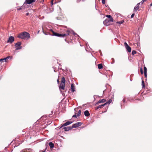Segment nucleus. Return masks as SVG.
<instances>
[{
    "instance_id": "f257e3e1",
    "label": "nucleus",
    "mask_w": 152,
    "mask_h": 152,
    "mask_svg": "<svg viewBox=\"0 0 152 152\" xmlns=\"http://www.w3.org/2000/svg\"><path fill=\"white\" fill-rule=\"evenodd\" d=\"M50 31L52 33V35L60 37H64L65 36L69 35L70 33V31L69 30L67 31L66 34H59L54 32L52 29H50Z\"/></svg>"
},
{
    "instance_id": "f03ea898",
    "label": "nucleus",
    "mask_w": 152,
    "mask_h": 152,
    "mask_svg": "<svg viewBox=\"0 0 152 152\" xmlns=\"http://www.w3.org/2000/svg\"><path fill=\"white\" fill-rule=\"evenodd\" d=\"M18 37L22 39H28L30 38V35L28 33L24 32L19 34Z\"/></svg>"
},
{
    "instance_id": "7ed1b4c3",
    "label": "nucleus",
    "mask_w": 152,
    "mask_h": 152,
    "mask_svg": "<svg viewBox=\"0 0 152 152\" xmlns=\"http://www.w3.org/2000/svg\"><path fill=\"white\" fill-rule=\"evenodd\" d=\"M21 45V43L20 42H18L15 44V46L16 48V50H20L21 48L22 47L20 46Z\"/></svg>"
},
{
    "instance_id": "20e7f679",
    "label": "nucleus",
    "mask_w": 152,
    "mask_h": 152,
    "mask_svg": "<svg viewBox=\"0 0 152 152\" xmlns=\"http://www.w3.org/2000/svg\"><path fill=\"white\" fill-rule=\"evenodd\" d=\"M124 45L128 51L129 52H130L131 50L130 47L128 45L126 42L124 43Z\"/></svg>"
},
{
    "instance_id": "39448f33",
    "label": "nucleus",
    "mask_w": 152,
    "mask_h": 152,
    "mask_svg": "<svg viewBox=\"0 0 152 152\" xmlns=\"http://www.w3.org/2000/svg\"><path fill=\"white\" fill-rule=\"evenodd\" d=\"M82 124L81 122H77L75 124H74L72 126V128H77L80 126Z\"/></svg>"
},
{
    "instance_id": "423d86ee",
    "label": "nucleus",
    "mask_w": 152,
    "mask_h": 152,
    "mask_svg": "<svg viewBox=\"0 0 152 152\" xmlns=\"http://www.w3.org/2000/svg\"><path fill=\"white\" fill-rule=\"evenodd\" d=\"M36 0H26V2H25L23 5V6H25V5L27 4H31L32 2H35Z\"/></svg>"
},
{
    "instance_id": "0eeeda50",
    "label": "nucleus",
    "mask_w": 152,
    "mask_h": 152,
    "mask_svg": "<svg viewBox=\"0 0 152 152\" xmlns=\"http://www.w3.org/2000/svg\"><path fill=\"white\" fill-rule=\"evenodd\" d=\"M104 25L106 26H108L110 24V22L108 19H106L103 22Z\"/></svg>"
},
{
    "instance_id": "6e6552de",
    "label": "nucleus",
    "mask_w": 152,
    "mask_h": 152,
    "mask_svg": "<svg viewBox=\"0 0 152 152\" xmlns=\"http://www.w3.org/2000/svg\"><path fill=\"white\" fill-rule=\"evenodd\" d=\"M140 5V3H137V5L135 6L134 8V11H137V10H139V6Z\"/></svg>"
},
{
    "instance_id": "1a4fd4ad",
    "label": "nucleus",
    "mask_w": 152,
    "mask_h": 152,
    "mask_svg": "<svg viewBox=\"0 0 152 152\" xmlns=\"http://www.w3.org/2000/svg\"><path fill=\"white\" fill-rule=\"evenodd\" d=\"M14 40V38L13 37L10 36L7 42L12 43Z\"/></svg>"
},
{
    "instance_id": "9d476101",
    "label": "nucleus",
    "mask_w": 152,
    "mask_h": 152,
    "mask_svg": "<svg viewBox=\"0 0 152 152\" xmlns=\"http://www.w3.org/2000/svg\"><path fill=\"white\" fill-rule=\"evenodd\" d=\"M32 150L31 148H26L21 151L20 152H32Z\"/></svg>"
},
{
    "instance_id": "9b49d317",
    "label": "nucleus",
    "mask_w": 152,
    "mask_h": 152,
    "mask_svg": "<svg viewBox=\"0 0 152 152\" xmlns=\"http://www.w3.org/2000/svg\"><path fill=\"white\" fill-rule=\"evenodd\" d=\"M10 58V56H8L4 58L0 59V61L1 62H3L4 61L5 62H7V60L9 59Z\"/></svg>"
},
{
    "instance_id": "f8f14e48",
    "label": "nucleus",
    "mask_w": 152,
    "mask_h": 152,
    "mask_svg": "<svg viewBox=\"0 0 152 152\" xmlns=\"http://www.w3.org/2000/svg\"><path fill=\"white\" fill-rule=\"evenodd\" d=\"M72 126H69L67 127H64L63 128V129H64L65 131H68L72 129Z\"/></svg>"
},
{
    "instance_id": "ddd939ff",
    "label": "nucleus",
    "mask_w": 152,
    "mask_h": 152,
    "mask_svg": "<svg viewBox=\"0 0 152 152\" xmlns=\"http://www.w3.org/2000/svg\"><path fill=\"white\" fill-rule=\"evenodd\" d=\"M64 87L65 83H61L60 85L59 88L64 90Z\"/></svg>"
},
{
    "instance_id": "4468645a",
    "label": "nucleus",
    "mask_w": 152,
    "mask_h": 152,
    "mask_svg": "<svg viewBox=\"0 0 152 152\" xmlns=\"http://www.w3.org/2000/svg\"><path fill=\"white\" fill-rule=\"evenodd\" d=\"M106 101V100L105 99H102L99 100L96 103V104H98L99 103H102V102H104Z\"/></svg>"
},
{
    "instance_id": "2eb2a0df",
    "label": "nucleus",
    "mask_w": 152,
    "mask_h": 152,
    "mask_svg": "<svg viewBox=\"0 0 152 152\" xmlns=\"http://www.w3.org/2000/svg\"><path fill=\"white\" fill-rule=\"evenodd\" d=\"M84 114L85 115L86 117H88L90 115V113L88 110H86L85 111Z\"/></svg>"
},
{
    "instance_id": "dca6fc26",
    "label": "nucleus",
    "mask_w": 152,
    "mask_h": 152,
    "mask_svg": "<svg viewBox=\"0 0 152 152\" xmlns=\"http://www.w3.org/2000/svg\"><path fill=\"white\" fill-rule=\"evenodd\" d=\"M42 32L45 35H52V34H51L49 32L45 31H44V30H43V27H42Z\"/></svg>"
},
{
    "instance_id": "f3484780",
    "label": "nucleus",
    "mask_w": 152,
    "mask_h": 152,
    "mask_svg": "<svg viewBox=\"0 0 152 152\" xmlns=\"http://www.w3.org/2000/svg\"><path fill=\"white\" fill-rule=\"evenodd\" d=\"M48 144L51 148H53L54 147V145L52 142H49Z\"/></svg>"
},
{
    "instance_id": "a211bd4d",
    "label": "nucleus",
    "mask_w": 152,
    "mask_h": 152,
    "mask_svg": "<svg viewBox=\"0 0 152 152\" xmlns=\"http://www.w3.org/2000/svg\"><path fill=\"white\" fill-rule=\"evenodd\" d=\"M71 88L72 91L73 92L75 91V86L73 84H72L71 85Z\"/></svg>"
},
{
    "instance_id": "6ab92c4d",
    "label": "nucleus",
    "mask_w": 152,
    "mask_h": 152,
    "mask_svg": "<svg viewBox=\"0 0 152 152\" xmlns=\"http://www.w3.org/2000/svg\"><path fill=\"white\" fill-rule=\"evenodd\" d=\"M98 68L99 69H102L103 68V66L101 64H99L98 65Z\"/></svg>"
},
{
    "instance_id": "aec40b11",
    "label": "nucleus",
    "mask_w": 152,
    "mask_h": 152,
    "mask_svg": "<svg viewBox=\"0 0 152 152\" xmlns=\"http://www.w3.org/2000/svg\"><path fill=\"white\" fill-rule=\"evenodd\" d=\"M112 100L111 99H110L107 102L105 103V104H106V105L107 104H110L112 102Z\"/></svg>"
},
{
    "instance_id": "412c9836",
    "label": "nucleus",
    "mask_w": 152,
    "mask_h": 152,
    "mask_svg": "<svg viewBox=\"0 0 152 152\" xmlns=\"http://www.w3.org/2000/svg\"><path fill=\"white\" fill-rule=\"evenodd\" d=\"M106 105V104H101L99 105L98 106V107L99 108H101L103 107L105 105Z\"/></svg>"
},
{
    "instance_id": "4be33fe9",
    "label": "nucleus",
    "mask_w": 152,
    "mask_h": 152,
    "mask_svg": "<svg viewBox=\"0 0 152 152\" xmlns=\"http://www.w3.org/2000/svg\"><path fill=\"white\" fill-rule=\"evenodd\" d=\"M129 61H130V62H132L133 60L132 57H131V56H129Z\"/></svg>"
},
{
    "instance_id": "5701e85b",
    "label": "nucleus",
    "mask_w": 152,
    "mask_h": 152,
    "mask_svg": "<svg viewBox=\"0 0 152 152\" xmlns=\"http://www.w3.org/2000/svg\"><path fill=\"white\" fill-rule=\"evenodd\" d=\"M65 78L64 77H62V79H61V83H65Z\"/></svg>"
},
{
    "instance_id": "b1692460",
    "label": "nucleus",
    "mask_w": 152,
    "mask_h": 152,
    "mask_svg": "<svg viewBox=\"0 0 152 152\" xmlns=\"http://www.w3.org/2000/svg\"><path fill=\"white\" fill-rule=\"evenodd\" d=\"M142 88H145V85L144 81L143 80H142Z\"/></svg>"
},
{
    "instance_id": "393cba45",
    "label": "nucleus",
    "mask_w": 152,
    "mask_h": 152,
    "mask_svg": "<svg viewBox=\"0 0 152 152\" xmlns=\"http://www.w3.org/2000/svg\"><path fill=\"white\" fill-rule=\"evenodd\" d=\"M109 21L110 22H112L113 21V18L112 17L111 18H110L108 19Z\"/></svg>"
},
{
    "instance_id": "a878e982",
    "label": "nucleus",
    "mask_w": 152,
    "mask_h": 152,
    "mask_svg": "<svg viewBox=\"0 0 152 152\" xmlns=\"http://www.w3.org/2000/svg\"><path fill=\"white\" fill-rule=\"evenodd\" d=\"M81 112V111L80 110L78 111V113L77 114V116H80V115Z\"/></svg>"
},
{
    "instance_id": "bb28decb",
    "label": "nucleus",
    "mask_w": 152,
    "mask_h": 152,
    "mask_svg": "<svg viewBox=\"0 0 152 152\" xmlns=\"http://www.w3.org/2000/svg\"><path fill=\"white\" fill-rule=\"evenodd\" d=\"M66 124L67 125H69L70 124H72V122H71L70 121H68L66 122Z\"/></svg>"
},
{
    "instance_id": "cd10ccee",
    "label": "nucleus",
    "mask_w": 152,
    "mask_h": 152,
    "mask_svg": "<svg viewBox=\"0 0 152 152\" xmlns=\"http://www.w3.org/2000/svg\"><path fill=\"white\" fill-rule=\"evenodd\" d=\"M144 73L147 72V69L146 67L145 66H144Z\"/></svg>"
},
{
    "instance_id": "c85d7f7f",
    "label": "nucleus",
    "mask_w": 152,
    "mask_h": 152,
    "mask_svg": "<svg viewBox=\"0 0 152 152\" xmlns=\"http://www.w3.org/2000/svg\"><path fill=\"white\" fill-rule=\"evenodd\" d=\"M61 125H62V126L60 127V128H61L63 126H67V125L66 124V123H64V124H61Z\"/></svg>"
},
{
    "instance_id": "c756f323",
    "label": "nucleus",
    "mask_w": 152,
    "mask_h": 152,
    "mask_svg": "<svg viewBox=\"0 0 152 152\" xmlns=\"http://www.w3.org/2000/svg\"><path fill=\"white\" fill-rule=\"evenodd\" d=\"M124 22V21L123 20H122L120 21L117 22V23L120 24H121L122 23Z\"/></svg>"
},
{
    "instance_id": "7c9ffc66",
    "label": "nucleus",
    "mask_w": 152,
    "mask_h": 152,
    "mask_svg": "<svg viewBox=\"0 0 152 152\" xmlns=\"http://www.w3.org/2000/svg\"><path fill=\"white\" fill-rule=\"evenodd\" d=\"M106 17H107V18H111V17H112L111 15H106Z\"/></svg>"
},
{
    "instance_id": "2f4dec72",
    "label": "nucleus",
    "mask_w": 152,
    "mask_h": 152,
    "mask_svg": "<svg viewBox=\"0 0 152 152\" xmlns=\"http://www.w3.org/2000/svg\"><path fill=\"white\" fill-rule=\"evenodd\" d=\"M146 0H142L140 3V5H142L143 3L146 1Z\"/></svg>"
},
{
    "instance_id": "473e14b6",
    "label": "nucleus",
    "mask_w": 152,
    "mask_h": 152,
    "mask_svg": "<svg viewBox=\"0 0 152 152\" xmlns=\"http://www.w3.org/2000/svg\"><path fill=\"white\" fill-rule=\"evenodd\" d=\"M140 72H141V74H143V70H142V68H140Z\"/></svg>"
},
{
    "instance_id": "72a5a7b5",
    "label": "nucleus",
    "mask_w": 152,
    "mask_h": 152,
    "mask_svg": "<svg viewBox=\"0 0 152 152\" xmlns=\"http://www.w3.org/2000/svg\"><path fill=\"white\" fill-rule=\"evenodd\" d=\"M144 75L145 78H146L147 77V72L144 73Z\"/></svg>"
},
{
    "instance_id": "f704fd0d",
    "label": "nucleus",
    "mask_w": 152,
    "mask_h": 152,
    "mask_svg": "<svg viewBox=\"0 0 152 152\" xmlns=\"http://www.w3.org/2000/svg\"><path fill=\"white\" fill-rule=\"evenodd\" d=\"M78 116H77V115H76L75 114L74 115H73L72 116V117H75V118H77V117Z\"/></svg>"
},
{
    "instance_id": "c9c22d12",
    "label": "nucleus",
    "mask_w": 152,
    "mask_h": 152,
    "mask_svg": "<svg viewBox=\"0 0 152 152\" xmlns=\"http://www.w3.org/2000/svg\"><path fill=\"white\" fill-rule=\"evenodd\" d=\"M105 0H102V3L103 4H105Z\"/></svg>"
},
{
    "instance_id": "e433bc0d",
    "label": "nucleus",
    "mask_w": 152,
    "mask_h": 152,
    "mask_svg": "<svg viewBox=\"0 0 152 152\" xmlns=\"http://www.w3.org/2000/svg\"><path fill=\"white\" fill-rule=\"evenodd\" d=\"M75 111L77 112V111L78 110V108H75Z\"/></svg>"
},
{
    "instance_id": "4c0bfd02",
    "label": "nucleus",
    "mask_w": 152,
    "mask_h": 152,
    "mask_svg": "<svg viewBox=\"0 0 152 152\" xmlns=\"http://www.w3.org/2000/svg\"><path fill=\"white\" fill-rule=\"evenodd\" d=\"M73 34H74V35L75 36V35H77L76 33H75L74 31H73Z\"/></svg>"
},
{
    "instance_id": "58836bf2",
    "label": "nucleus",
    "mask_w": 152,
    "mask_h": 152,
    "mask_svg": "<svg viewBox=\"0 0 152 152\" xmlns=\"http://www.w3.org/2000/svg\"><path fill=\"white\" fill-rule=\"evenodd\" d=\"M137 53L136 51L134 50V55Z\"/></svg>"
},
{
    "instance_id": "ea45409f",
    "label": "nucleus",
    "mask_w": 152,
    "mask_h": 152,
    "mask_svg": "<svg viewBox=\"0 0 152 152\" xmlns=\"http://www.w3.org/2000/svg\"><path fill=\"white\" fill-rule=\"evenodd\" d=\"M84 0H77V2H80V1H83Z\"/></svg>"
},
{
    "instance_id": "a19ab883",
    "label": "nucleus",
    "mask_w": 152,
    "mask_h": 152,
    "mask_svg": "<svg viewBox=\"0 0 152 152\" xmlns=\"http://www.w3.org/2000/svg\"><path fill=\"white\" fill-rule=\"evenodd\" d=\"M22 8L21 7H20V8H18V10H21Z\"/></svg>"
},
{
    "instance_id": "79ce46f5",
    "label": "nucleus",
    "mask_w": 152,
    "mask_h": 152,
    "mask_svg": "<svg viewBox=\"0 0 152 152\" xmlns=\"http://www.w3.org/2000/svg\"><path fill=\"white\" fill-rule=\"evenodd\" d=\"M99 108L98 107H98H96L95 108V109L96 110H97Z\"/></svg>"
},
{
    "instance_id": "37998d69",
    "label": "nucleus",
    "mask_w": 152,
    "mask_h": 152,
    "mask_svg": "<svg viewBox=\"0 0 152 152\" xmlns=\"http://www.w3.org/2000/svg\"><path fill=\"white\" fill-rule=\"evenodd\" d=\"M51 4L52 5H53V0L51 1Z\"/></svg>"
},
{
    "instance_id": "c03bdc74",
    "label": "nucleus",
    "mask_w": 152,
    "mask_h": 152,
    "mask_svg": "<svg viewBox=\"0 0 152 152\" xmlns=\"http://www.w3.org/2000/svg\"><path fill=\"white\" fill-rule=\"evenodd\" d=\"M133 14H132L131 15V18H133Z\"/></svg>"
},
{
    "instance_id": "a18cd8bd",
    "label": "nucleus",
    "mask_w": 152,
    "mask_h": 152,
    "mask_svg": "<svg viewBox=\"0 0 152 152\" xmlns=\"http://www.w3.org/2000/svg\"><path fill=\"white\" fill-rule=\"evenodd\" d=\"M131 76H132V75H131L130 77V80L131 81H132V78H131Z\"/></svg>"
},
{
    "instance_id": "49530a36",
    "label": "nucleus",
    "mask_w": 152,
    "mask_h": 152,
    "mask_svg": "<svg viewBox=\"0 0 152 152\" xmlns=\"http://www.w3.org/2000/svg\"><path fill=\"white\" fill-rule=\"evenodd\" d=\"M29 14L28 13H27L26 14V16H28L29 15Z\"/></svg>"
},
{
    "instance_id": "de8ad7c7",
    "label": "nucleus",
    "mask_w": 152,
    "mask_h": 152,
    "mask_svg": "<svg viewBox=\"0 0 152 152\" xmlns=\"http://www.w3.org/2000/svg\"><path fill=\"white\" fill-rule=\"evenodd\" d=\"M136 45H137V46H138V44H134V46H136Z\"/></svg>"
},
{
    "instance_id": "09e8293b",
    "label": "nucleus",
    "mask_w": 152,
    "mask_h": 152,
    "mask_svg": "<svg viewBox=\"0 0 152 152\" xmlns=\"http://www.w3.org/2000/svg\"><path fill=\"white\" fill-rule=\"evenodd\" d=\"M133 54H134V53H133V50H132V55H133Z\"/></svg>"
},
{
    "instance_id": "8fccbe9b",
    "label": "nucleus",
    "mask_w": 152,
    "mask_h": 152,
    "mask_svg": "<svg viewBox=\"0 0 152 152\" xmlns=\"http://www.w3.org/2000/svg\"><path fill=\"white\" fill-rule=\"evenodd\" d=\"M133 54H134V53H133V50H132V55H133Z\"/></svg>"
},
{
    "instance_id": "3c124183",
    "label": "nucleus",
    "mask_w": 152,
    "mask_h": 152,
    "mask_svg": "<svg viewBox=\"0 0 152 152\" xmlns=\"http://www.w3.org/2000/svg\"><path fill=\"white\" fill-rule=\"evenodd\" d=\"M7 147H5L4 148V150H6L7 149Z\"/></svg>"
},
{
    "instance_id": "603ef678",
    "label": "nucleus",
    "mask_w": 152,
    "mask_h": 152,
    "mask_svg": "<svg viewBox=\"0 0 152 152\" xmlns=\"http://www.w3.org/2000/svg\"><path fill=\"white\" fill-rule=\"evenodd\" d=\"M150 6H152V3H151L150 5Z\"/></svg>"
},
{
    "instance_id": "864d4df0",
    "label": "nucleus",
    "mask_w": 152,
    "mask_h": 152,
    "mask_svg": "<svg viewBox=\"0 0 152 152\" xmlns=\"http://www.w3.org/2000/svg\"><path fill=\"white\" fill-rule=\"evenodd\" d=\"M123 102H125V99H123Z\"/></svg>"
},
{
    "instance_id": "5fc2aeb1",
    "label": "nucleus",
    "mask_w": 152,
    "mask_h": 152,
    "mask_svg": "<svg viewBox=\"0 0 152 152\" xmlns=\"http://www.w3.org/2000/svg\"><path fill=\"white\" fill-rule=\"evenodd\" d=\"M57 82H58V83H59V80H58V79L57 80Z\"/></svg>"
},
{
    "instance_id": "6e6d98bb",
    "label": "nucleus",
    "mask_w": 152,
    "mask_h": 152,
    "mask_svg": "<svg viewBox=\"0 0 152 152\" xmlns=\"http://www.w3.org/2000/svg\"><path fill=\"white\" fill-rule=\"evenodd\" d=\"M39 32V31H38L37 32V33L38 34Z\"/></svg>"
},
{
    "instance_id": "4d7b16f0",
    "label": "nucleus",
    "mask_w": 152,
    "mask_h": 152,
    "mask_svg": "<svg viewBox=\"0 0 152 152\" xmlns=\"http://www.w3.org/2000/svg\"><path fill=\"white\" fill-rule=\"evenodd\" d=\"M2 76L0 77V80Z\"/></svg>"
},
{
    "instance_id": "13d9d810",
    "label": "nucleus",
    "mask_w": 152,
    "mask_h": 152,
    "mask_svg": "<svg viewBox=\"0 0 152 152\" xmlns=\"http://www.w3.org/2000/svg\"><path fill=\"white\" fill-rule=\"evenodd\" d=\"M45 151H42V152H45Z\"/></svg>"
}]
</instances>
